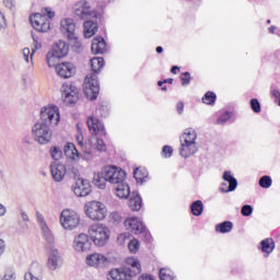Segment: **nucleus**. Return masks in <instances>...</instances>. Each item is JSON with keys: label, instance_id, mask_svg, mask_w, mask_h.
Returning a JSON list of instances; mask_svg holds the SVG:
<instances>
[{"label": "nucleus", "instance_id": "obj_1", "mask_svg": "<svg viewBox=\"0 0 280 280\" xmlns=\"http://www.w3.org/2000/svg\"><path fill=\"white\" fill-rule=\"evenodd\" d=\"M60 124V112H58V106H47L40 109V120L35 122L32 127V135L34 141L39 145H47L51 142V137H54V131L51 128Z\"/></svg>", "mask_w": 280, "mask_h": 280}, {"label": "nucleus", "instance_id": "obj_2", "mask_svg": "<svg viewBox=\"0 0 280 280\" xmlns=\"http://www.w3.org/2000/svg\"><path fill=\"white\" fill-rule=\"evenodd\" d=\"M141 275V262L139 258L129 257L126 259V266L122 269H112L107 273L108 280H132V277Z\"/></svg>", "mask_w": 280, "mask_h": 280}, {"label": "nucleus", "instance_id": "obj_3", "mask_svg": "<svg viewBox=\"0 0 280 280\" xmlns=\"http://www.w3.org/2000/svg\"><path fill=\"white\" fill-rule=\"evenodd\" d=\"M196 139H198L196 130H185V132L180 136V156H183L184 159H189V156H194V154L198 152V143H196Z\"/></svg>", "mask_w": 280, "mask_h": 280}, {"label": "nucleus", "instance_id": "obj_4", "mask_svg": "<svg viewBox=\"0 0 280 280\" xmlns=\"http://www.w3.org/2000/svg\"><path fill=\"white\" fill-rule=\"evenodd\" d=\"M69 55V45L62 40H58L52 45V48L46 55V62L48 67L54 68L58 65L60 58Z\"/></svg>", "mask_w": 280, "mask_h": 280}, {"label": "nucleus", "instance_id": "obj_5", "mask_svg": "<svg viewBox=\"0 0 280 280\" xmlns=\"http://www.w3.org/2000/svg\"><path fill=\"white\" fill-rule=\"evenodd\" d=\"M89 235L96 246H106L108 240H110V231L100 223L91 225Z\"/></svg>", "mask_w": 280, "mask_h": 280}, {"label": "nucleus", "instance_id": "obj_6", "mask_svg": "<svg viewBox=\"0 0 280 280\" xmlns=\"http://www.w3.org/2000/svg\"><path fill=\"white\" fill-rule=\"evenodd\" d=\"M60 30L63 36H67L68 40H71L72 47L77 49V51H82V44L78 42V36L75 35V23L73 22V20H61Z\"/></svg>", "mask_w": 280, "mask_h": 280}, {"label": "nucleus", "instance_id": "obj_7", "mask_svg": "<svg viewBox=\"0 0 280 280\" xmlns=\"http://www.w3.org/2000/svg\"><path fill=\"white\" fill-rule=\"evenodd\" d=\"M73 12L75 16L83 21L91 18L102 19L103 16L102 13H95V11H93V8H91V2L86 0H80L79 2H77L73 5Z\"/></svg>", "mask_w": 280, "mask_h": 280}, {"label": "nucleus", "instance_id": "obj_8", "mask_svg": "<svg viewBox=\"0 0 280 280\" xmlns=\"http://www.w3.org/2000/svg\"><path fill=\"white\" fill-rule=\"evenodd\" d=\"M83 93L85 97L92 102L97 100V96L100 95V80H97V74H90L85 77Z\"/></svg>", "mask_w": 280, "mask_h": 280}, {"label": "nucleus", "instance_id": "obj_9", "mask_svg": "<svg viewBox=\"0 0 280 280\" xmlns=\"http://www.w3.org/2000/svg\"><path fill=\"white\" fill-rule=\"evenodd\" d=\"M85 213L90 220H104L106 218L108 210L106 206L100 201H90L85 205Z\"/></svg>", "mask_w": 280, "mask_h": 280}, {"label": "nucleus", "instance_id": "obj_10", "mask_svg": "<svg viewBox=\"0 0 280 280\" xmlns=\"http://www.w3.org/2000/svg\"><path fill=\"white\" fill-rule=\"evenodd\" d=\"M60 222L66 231H73L80 225V215L73 210H63L60 215Z\"/></svg>", "mask_w": 280, "mask_h": 280}, {"label": "nucleus", "instance_id": "obj_11", "mask_svg": "<svg viewBox=\"0 0 280 280\" xmlns=\"http://www.w3.org/2000/svg\"><path fill=\"white\" fill-rule=\"evenodd\" d=\"M103 170L107 183H110L112 185H119V183L126 180V172L121 168H117V166H105Z\"/></svg>", "mask_w": 280, "mask_h": 280}, {"label": "nucleus", "instance_id": "obj_12", "mask_svg": "<svg viewBox=\"0 0 280 280\" xmlns=\"http://www.w3.org/2000/svg\"><path fill=\"white\" fill-rule=\"evenodd\" d=\"M30 21L36 32H49L50 30L49 19L40 13L32 14Z\"/></svg>", "mask_w": 280, "mask_h": 280}, {"label": "nucleus", "instance_id": "obj_13", "mask_svg": "<svg viewBox=\"0 0 280 280\" xmlns=\"http://www.w3.org/2000/svg\"><path fill=\"white\" fill-rule=\"evenodd\" d=\"M61 95L68 104H75L78 102V88L71 83H63L61 85Z\"/></svg>", "mask_w": 280, "mask_h": 280}, {"label": "nucleus", "instance_id": "obj_14", "mask_svg": "<svg viewBox=\"0 0 280 280\" xmlns=\"http://www.w3.org/2000/svg\"><path fill=\"white\" fill-rule=\"evenodd\" d=\"M222 178L225 180V183H222L220 187V191H222V194H229L237 189V179L233 176L231 171H225ZM226 183H229V186Z\"/></svg>", "mask_w": 280, "mask_h": 280}, {"label": "nucleus", "instance_id": "obj_15", "mask_svg": "<svg viewBox=\"0 0 280 280\" xmlns=\"http://www.w3.org/2000/svg\"><path fill=\"white\" fill-rule=\"evenodd\" d=\"M72 189L75 196L84 198L91 194V183L84 178H78Z\"/></svg>", "mask_w": 280, "mask_h": 280}, {"label": "nucleus", "instance_id": "obj_16", "mask_svg": "<svg viewBox=\"0 0 280 280\" xmlns=\"http://www.w3.org/2000/svg\"><path fill=\"white\" fill-rule=\"evenodd\" d=\"M73 246L77 253H86V250H91L93 243H91V240H89V235L81 233L74 237Z\"/></svg>", "mask_w": 280, "mask_h": 280}, {"label": "nucleus", "instance_id": "obj_17", "mask_svg": "<svg viewBox=\"0 0 280 280\" xmlns=\"http://www.w3.org/2000/svg\"><path fill=\"white\" fill-rule=\"evenodd\" d=\"M60 78L69 79L75 73V66L72 62L56 63L54 66Z\"/></svg>", "mask_w": 280, "mask_h": 280}, {"label": "nucleus", "instance_id": "obj_18", "mask_svg": "<svg viewBox=\"0 0 280 280\" xmlns=\"http://www.w3.org/2000/svg\"><path fill=\"white\" fill-rule=\"evenodd\" d=\"M86 124L91 135H100L101 137H106V129L98 118L91 116L88 118Z\"/></svg>", "mask_w": 280, "mask_h": 280}, {"label": "nucleus", "instance_id": "obj_19", "mask_svg": "<svg viewBox=\"0 0 280 280\" xmlns=\"http://www.w3.org/2000/svg\"><path fill=\"white\" fill-rule=\"evenodd\" d=\"M36 218L39 228L42 229V233L44 235V240L47 242V244H54V233H51V230L47 225V222H45V218L40 214V212H36Z\"/></svg>", "mask_w": 280, "mask_h": 280}, {"label": "nucleus", "instance_id": "obj_20", "mask_svg": "<svg viewBox=\"0 0 280 280\" xmlns=\"http://www.w3.org/2000/svg\"><path fill=\"white\" fill-rule=\"evenodd\" d=\"M50 172L54 180H56V183H61V180L65 179V176H67V166L62 163L54 162L50 164Z\"/></svg>", "mask_w": 280, "mask_h": 280}, {"label": "nucleus", "instance_id": "obj_21", "mask_svg": "<svg viewBox=\"0 0 280 280\" xmlns=\"http://www.w3.org/2000/svg\"><path fill=\"white\" fill-rule=\"evenodd\" d=\"M62 267V257L60 256V252L54 248L50 250L47 260L48 270H58V268Z\"/></svg>", "mask_w": 280, "mask_h": 280}, {"label": "nucleus", "instance_id": "obj_22", "mask_svg": "<svg viewBox=\"0 0 280 280\" xmlns=\"http://www.w3.org/2000/svg\"><path fill=\"white\" fill-rule=\"evenodd\" d=\"M125 226L131 230V233L135 235H141V233H145V225L143 222L139 221L138 218H130L125 221Z\"/></svg>", "mask_w": 280, "mask_h": 280}, {"label": "nucleus", "instance_id": "obj_23", "mask_svg": "<svg viewBox=\"0 0 280 280\" xmlns=\"http://www.w3.org/2000/svg\"><path fill=\"white\" fill-rule=\"evenodd\" d=\"M107 259L102 254H93L86 258L88 266H94L95 268H104Z\"/></svg>", "mask_w": 280, "mask_h": 280}, {"label": "nucleus", "instance_id": "obj_24", "mask_svg": "<svg viewBox=\"0 0 280 280\" xmlns=\"http://www.w3.org/2000/svg\"><path fill=\"white\" fill-rule=\"evenodd\" d=\"M114 189L116 191V196L118 198H129L132 194H130V186L126 184V180L120 182L119 184H116L114 186Z\"/></svg>", "mask_w": 280, "mask_h": 280}, {"label": "nucleus", "instance_id": "obj_25", "mask_svg": "<svg viewBox=\"0 0 280 280\" xmlns=\"http://www.w3.org/2000/svg\"><path fill=\"white\" fill-rule=\"evenodd\" d=\"M129 208L131 211H141V207H143V200L141 199V196H139V192H131L129 195Z\"/></svg>", "mask_w": 280, "mask_h": 280}, {"label": "nucleus", "instance_id": "obj_26", "mask_svg": "<svg viewBox=\"0 0 280 280\" xmlns=\"http://www.w3.org/2000/svg\"><path fill=\"white\" fill-rule=\"evenodd\" d=\"M106 51V40L104 37L97 36L92 40V54H104Z\"/></svg>", "mask_w": 280, "mask_h": 280}, {"label": "nucleus", "instance_id": "obj_27", "mask_svg": "<svg viewBox=\"0 0 280 280\" xmlns=\"http://www.w3.org/2000/svg\"><path fill=\"white\" fill-rule=\"evenodd\" d=\"M83 27L85 38H92L93 36H95V33L98 30L97 23L91 20L85 21Z\"/></svg>", "mask_w": 280, "mask_h": 280}, {"label": "nucleus", "instance_id": "obj_28", "mask_svg": "<svg viewBox=\"0 0 280 280\" xmlns=\"http://www.w3.org/2000/svg\"><path fill=\"white\" fill-rule=\"evenodd\" d=\"M93 183L98 189H106V183H108V178L104 174V168L101 173L94 174Z\"/></svg>", "mask_w": 280, "mask_h": 280}, {"label": "nucleus", "instance_id": "obj_29", "mask_svg": "<svg viewBox=\"0 0 280 280\" xmlns=\"http://www.w3.org/2000/svg\"><path fill=\"white\" fill-rule=\"evenodd\" d=\"M91 67H92V75H96V73L101 72L104 69V58L95 57L91 59Z\"/></svg>", "mask_w": 280, "mask_h": 280}, {"label": "nucleus", "instance_id": "obj_30", "mask_svg": "<svg viewBox=\"0 0 280 280\" xmlns=\"http://www.w3.org/2000/svg\"><path fill=\"white\" fill-rule=\"evenodd\" d=\"M262 253L270 255L275 250V240L272 238H265L260 242Z\"/></svg>", "mask_w": 280, "mask_h": 280}, {"label": "nucleus", "instance_id": "obj_31", "mask_svg": "<svg viewBox=\"0 0 280 280\" xmlns=\"http://www.w3.org/2000/svg\"><path fill=\"white\" fill-rule=\"evenodd\" d=\"M190 211L192 215H202V211H205V205L202 203L201 200H196L190 205Z\"/></svg>", "mask_w": 280, "mask_h": 280}, {"label": "nucleus", "instance_id": "obj_32", "mask_svg": "<svg viewBox=\"0 0 280 280\" xmlns=\"http://www.w3.org/2000/svg\"><path fill=\"white\" fill-rule=\"evenodd\" d=\"M215 231L219 233H231L233 231V223L231 221H225L215 226Z\"/></svg>", "mask_w": 280, "mask_h": 280}, {"label": "nucleus", "instance_id": "obj_33", "mask_svg": "<svg viewBox=\"0 0 280 280\" xmlns=\"http://www.w3.org/2000/svg\"><path fill=\"white\" fill-rule=\"evenodd\" d=\"M258 184L262 189H269V187H272V178H270L268 175H265L260 177Z\"/></svg>", "mask_w": 280, "mask_h": 280}, {"label": "nucleus", "instance_id": "obj_34", "mask_svg": "<svg viewBox=\"0 0 280 280\" xmlns=\"http://www.w3.org/2000/svg\"><path fill=\"white\" fill-rule=\"evenodd\" d=\"M65 152L66 154H72V156H78V159H80V152H78V149H75V144H73L72 142H68L65 147Z\"/></svg>", "mask_w": 280, "mask_h": 280}, {"label": "nucleus", "instance_id": "obj_35", "mask_svg": "<svg viewBox=\"0 0 280 280\" xmlns=\"http://www.w3.org/2000/svg\"><path fill=\"white\" fill-rule=\"evenodd\" d=\"M159 275H160V280H174V275L170 269L162 268Z\"/></svg>", "mask_w": 280, "mask_h": 280}, {"label": "nucleus", "instance_id": "obj_36", "mask_svg": "<svg viewBox=\"0 0 280 280\" xmlns=\"http://www.w3.org/2000/svg\"><path fill=\"white\" fill-rule=\"evenodd\" d=\"M215 100H217V96H215V93L213 92H207L202 97L203 104H208V105L215 104Z\"/></svg>", "mask_w": 280, "mask_h": 280}, {"label": "nucleus", "instance_id": "obj_37", "mask_svg": "<svg viewBox=\"0 0 280 280\" xmlns=\"http://www.w3.org/2000/svg\"><path fill=\"white\" fill-rule=\"evenodd\" d=\"M147 177L148 175H145V173H142L140 167L135 170L133 178H136L137 183H143V180H145Z\"/></svg>", "mask_w": 280, "mask_h": 280}, {"label": "nucleus", "instance_id": "obj_38", "mask_svg": "<svg viewBox=\"0 0 280 280\" xmlns=\"http://www.w3.org/2000/svg\"><path fill=\"white\" fill-rule=\"evenodd\" d=\"M139 246H141V244L137 238H133L128 243V248L130 253H133V254L139 252Z\"/></svg>", "mask_w": 280, "mask_h": 280}, {"label": "nucleus", "instance_id": "obj_39", "mask_svg": "<svg viewBox=\"0 0 280 280\" xmlns=\"http://www.w3.org/2000/svg\"><path fill=\"white\" fill-rule=\"evenodd\" d=\"M50 154L55 161H60V159H62V151L58 147L50 149Z\"/></svg>", "mask_w": 280, "mask_h": 280}, {"label": "nucleus", "instance_id": "obj_40", "mask_svg": "<svg viewBox=\"0 0 280 280\" xmlns=\"http://www.w3.org/2000/svg\"><path fill=\"white\" fill-rule=\"evenodd\" d=\"M249 104H250V108L254 113H261V104L259 103V100L252 98Z\"/></svg>", "mask_w": 280, "mask_h": 280}, {"label": "nucleus", "instance_id": "obj_41", "mask_svg": "<svg viewBox=\"0 0 280 280\" xmlns=\"http://www.w3.org/2000/svg\"><path fill=\"white\" fill-rule=\"evenodd\" d=\"M241 213H242V215H244V218H248V217L253 215V206H250V205L243 206L241 209Z\"/></svg>", "mask_w": 280, "mask_h": 280}, {"label": "nucleus", "instance_id": "obj_42", "mask_svg": "<svg viewBox=\"0 0 280 280\" xmlns=\"http://www.w3.org/2000/svg\"><path fill=\"white\" fill-rule=\"evenodd\" d=\"M180 81L183 86H187L191 82V74L189 72H183L180 74Z\"/></svg>", "mask_w": 280, "mask_h": 280}, {"label": "nucleus", "instance_id": "obj_43", "mask_svg": "<svg viewBox=\"0 0 280 280\" xmlns=\"http://www.w3.org/2000/svg\"><path fill=\"white\" fill-rule=\"evenodd\" d=\"M2 280H16V271L13 269H8Z\"/></svg>", "mask_w": 280, "mask_h": 280}, {"label": "nucleus", "instance_id": "obj_44", "mask_svg": "<svg viewBox=\"0 0 280 280\" xmlns=\"http://www.w3.org/2000/svg\"><path fill=\"white\" fill-rule=\"evenodd\" d=\"M162 153L164 154L165 159H170L172 154H174V149L170 145H164L162 149Z\"/></svg>", "mask_w": 280, "mask_h": 280}, {"label": "nucleus", "instance_id": "obj_45", "mask_svg": "<svg viewBox=\"0 0 280 280\" xmlns=\"http://www.w3.org/2000/svg\"><path fill=\"white\" fill-rule=\"evenodd\" d=\"M34 141H36V140H34V136L25 135L22 140V143L24 145H34Z\"/></svg>", "mask_w": 280, "mask_h": 280}, {"label": "nucleus", "instance_id": "obj_46", "mask_svg": "<svg viewBox=\"0 0 280 280\" xmlns=\"http://www.w3.org/2000/svg\"><path fill=\"white\" fill-rule=\"evenodd\" d=\"M33 40H34V48L32 49L31 60L32 58H34V54H36V51H38V49L43 47V45L38 42V38L33 37Z\"/></svg>", "mask_w": 280, "mask_h": 280}, {"label": "nucleus", "instance_id": "obj_47", "mask_svg": "<svg viewBox=\"0 0 280 280\" xmlns=\"http://www.w3.org/2000/svg\"><path fill=\"white\" fill-rule=\"evenodd\" d=\"M231 119V113L225 112L220 118H218V124H226Z\"/></svg>", "mask_w": 280, "mask_h": 280}, {"label": "nucleus", "instance_id": "obj_48", "mask_svg": "<svg viewBox=\"0 0 280 280\" xmlns=\"http://www.w3.org/2000/svg\"><path fill=\"white\" fill-rule=\"evenodd\" d=\"M96 149L98 152H104L106 150V143H104V140L100 138L96 139Z\"/></svg>", "mask_w": 280, "mask_h": 280}, {"label": "nucleus", "instance_id": "obj_49", "mask_svg": "<svg viewBox=\"0 0 280 280\" xmlns=\"http://www.w3.org/2000/svg\"><path fill=\"white\" fill-rule=\"evenodd\" d=\"M68 174L71 178H74V180L78 182V178H80V171H78V168L72 167L71 171H68Z\"/></svg>", "mask_w": 280, "mask_h": 280}, {"label": "nucleus", "instance_id": "obj_50", "mask_svg": "<svg viewBox=\"0 0 280 280\" xmlns=\"http://www.w3.org/2000/svg\"><path fill=\"white\" fill-rule=\"evenodd\" d=\"M126 240H128V235L127 234H120L117 237V242L120 246H124V244H126Z\"/></svg>", "mask_w": 280, "mask_h": 280}, {"label": "nucleus", "instance_id": "obj_51", "mask_svg": "<svg viewBox=\"0 0 280 280\" xmlns=\"http://www.w3.org/2000/svg\"><path fill=\"white\" fill-rule=\"evenodd\" d=\"M22 54H23V58H24L25 62H30V56H32L30 48H24L22 50Z\"/></svg>", "mask_w": 280, "mask_h": 280}, {"label": "nucleus", "instance_id": "obj_52", "mask_svg": "<svg viewBox=\"0 0 280 280\" xmlns=\"http://www.w3.org/2000/svg\"><path fill=\"white\" fill-rule=\"evenodd\" d=\"M176 110H177L178 115H183V110H185V103L179 101L176 105Z\"/></svg>", "mask_w": 280, "mask_h": 280}, {"label": "nucleus", "instance_id": "obj_53", "mask_svg": "<svg viewBox=\"0 0 280 280\" xmlns=\"http://www.w3.org/2000/svg\"><path fill=\"white\" fill-rule=\"evenodd\" d=\"M3 4H4L5 8H8L9 10H12V8H14V0H3Z\"/></svg>", "mask_w": 280, "mask_h": 280}, {"label": "nucleus", "instance_id": "obj_54", "mask_svg": "<svg viewBox=\"0 0 280 280\" xmlns=\"http://www.w3.org/2000/svg\"><path fill=\"white\" fill-rule=\"evenodd\" d=\"M138 280H155L152 275H142Z\"/></svg>", "mask_w": 280, "mask_h": 280}, {"label": "nucleus", "instance_id": "obj_55", "mask_svg": "<svg viewBox=\"0 0 280 280\" xmlns=\"http://www.w3.org/2000/svg\"><path fill=\"white\" fill-rule=\"evenodd\" d=\"M37 278L34 277L31 272L24 275V280H36Z\"/></svg>", "mask_w": 280, "mask_h": 280}, {"label": "nucleus", "instance_id": "obj_56", "mask_svg": "<svg viewBox=\"0 0 280 280\" xmlns=\"http://www.w3.org/2000/svg\"><path fill=\"white\" fill-rule=\"evenodd\" d=\"M5 213H7L5 206L0 203V217L5 215Z\"/></svg>", "mask_w": 280, "mask_h": 280}, {"label": "nucleus", "instance_id": "obj_57", "mask_svg": "<svg viewBox=\"0 0 280 280\" xmlns=\"http://www.w3.org/2000/svg\"><path fill=\"white\" fill-rule=\"evenodd\" d=\"M21 218L24 222H30V217H27V213L21 212Z\"/></svg>", "mask_w": 280, "mask_h": 280}, {"label": "nucleus", "instance_id": "obj_58", "mask_svg": "<svg viewBox=\"0 0 280 280\" xmlns=\"http://www.w3.org/2000/svg\"><path fill=\"white\" fill-rule=\"evenodd\" d=\"M5 250V242L0 238V252L3 253Z\"/></svg>", "mask_w": 280, "mask_h": 280}, {"label": "nucleus", "instance_id": "obj_59", "mask_svg": "<svg viewBox=\"0 0 280 280\" xmlns=\"http://www.w3.org/2000/svg\"><path fill=\"white\" fill-rule=\"evenodd\" d=\"M46 12H47L48 19H54L56 16V13H54L52 11H49L46 9Z\"/></svg>", "mask_w": 280, "mask_h": 280}, {"label": "nucleus", "instance_id": "obj_60", "mask_svg": "<svg viewBox=\"0 0 280 280\" xmlns=\"http://www.w3.org/2000/svg\"><path fill=\"white\" fill-rule=\"evenodd\" d=\"M272 95L276 97V100H279V98H280V92H279V90H273V91H272Z\"/></svg>", "mask_w": 280, "mask_h": 280}, {"label": "nucleus", "instance_id": "obj_61", "mask_svg": "<svg viewBox=\"0 0 280 280\" xmlns=\"http://www.w3.org/2000/svg\"><path fill=\"white\" fill-rule=\"evenodd\" d=\"M178 69H180V68H178V66H173L171 69V73L176 74L177 73L176 71H178Z\"/></svg>", "mask_w": 280, "mask_h": 280}, {"label": "nucleus", "instance_id": "obj_62", "mask_svg": "<svg viewBox=\"0 0 280 280\" xmlns=\"http://www.w3.org/2000/svg\"><path fill=\"white\" fill-rule=\"evenodd\" d=\"M164 84H174V79H165Z\"/></svg>", "mask_w": 280, "mask_h": 280}, {"label": "nucleus", "instance_id": "obj_63", "mask_svg": "<svg viewBox=\"0 0 280 280\" xmlns=\"http://www.w3.org/2000/svg\"><path fill=\"white\" fill-rule=\"evenodd\" d=\"M155 51L156 54H163V48L161 46H158Z\"/></svg>", "mask_w": 280, "mask_h": 280}, {"label": "nucleus", "instance_id": "obj_64", "mask_svg": "<svg viewBox=\"0 0 280 280\" xmlns=\"http://www.w3.org/2000/svg\"><path fill=\"white\" fill-rule=\"evenodd\" d=\"M275 30H277V27H276V26H270V27H269V32H270V34H275Z\"/></svg>", "mask_w": 280, "mask_h": 280}]
</instances>
